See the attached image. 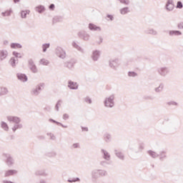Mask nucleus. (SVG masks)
I'll list each match as a JSON object with an SVG mask.
<instances>
[{
    "instance_id": "1",
    "label": "nucleus",
    "mask_w": 183,
    "mask_h": 183,
    "mask_svg": "<svg viewBox=\"0 0 183 183\" xmlns=\"http://www.w3.org/2000/svg\"><path fill=\"white\" fill-rule=\"evenodd\" d=\"M92 181L95 182L99 178L108 177V172L105 169H94L91 172Z\"/></svg>"
},
{
    "instance_id": "2",
    "label": "nucleus",
    "mask_w": 183,
    "mask_h": 183,
    "mask_svg": "<svg viewBox=\"0 0 183 183\" xmlns=\"http://www.w3.org/2000/svg\"><path fill=\"white\" fill-rule=\"evenodd\" d=\"M105 108H114L115 107V94L106 97L103 102Z\"/></svg>"
},
{
    "instance_id": "3",
    "label": "nucleus",
    "mask_w": 183,
    "mask_h": 183,
    "mask_svg": "<svg viewBox=\"0 0 183 183\" xmlns=\"http://www.w3.org/2000/svg\"><path fill=\"white\" fill-rule=\"evenodd\" d=\"M2 157L4 158V162L7 166L13 167V165L15 164V159H14V157L11 155V154L3 153Z\"/></svg>"
},
{
    "instance_id": "4",
    "label": "nucleus",
    "mask_w": 183,
    "mask_h": 183,
    "mask_svg": "<svg viewBox=\"0 0 183 183\" xmlns=\"http://www.w3.org/2000/svg\"><path fill=\"white\" fill-rule=\"evenodd\" d=\"M44 86H45L44 83H40L37 84L35 88L31 89V95H33L34 97H38V95L41 94V91H42Z\"/></svg>"
},
{
    "instance_id": "5",
    "label": "nucleus",
    "mask_w": 183,
    "mask_h": 183,
    "mask_svg": "<svg viewBox=\"0 0 183 183\" xmlns=\"http://www.w3.org/2000/svg\"><path fill=\"white\" fill-rule=\"evenodd\" d=\"M157 74H159L160 76H163V77L167 76V75H168V74H169L170 72L169 68L167 66L159 67L157 69Z\"/></svg>"
},
{
    "instance_id": "6",
    "label": "nucleus",
    "mask_w": 183,
    "mask_h": 183,
    "mask_svg": "<svg viewBox=\"0 0 183 183\" xmlns=\"http://www.w3.org/2000/svg\"><path fill=\"white\" fill-rule=\"evenodd\" d=\"M56 55H57L59 58H61V59H65V57L66 56V53L61 47L58 46L56 49Z\"/></svg>"
},
{
    "instance_id": "7",
    "label": "nucleus",
    "mask_w": 183,
    "mask_h": 183,
    "mask_svg": "<svg viewBox=\"0 0 183 183\" xmlns=\"http://www.w3.org/2000/svg\"><path fill=\"white\" fill-rule=\"evenodd\" d=\"M75 64H76V59L72 58L64 63V66L68 69H72L75 66Z\"/></svg>"
},
{
    "instance_id": "8",
    "label": "nucleus",
    "mask_w": 183,
    "mask_h": 183,
    "mask_svg": "<svg viewBox=\"0 0 183 183\" xmlns=\"http://www.w3.org/2000/svg\"><path fill=\"white\" fill-rule=\"evenodd\" d=\"M79 38L83 39L84 41H89V38L91 36L86 33L85 31H80L77 34Z\"/></svg>"
},
{
    "instance_id": "9",
    "label": "nucleus",
    "mask_w": 183,
    "mask_h": 183,
    "mask_svg": "<svg viewBox=\"0 0 183 183\" xmlns=\"http://www.w3.org/2000/svg\"><path fill=\"white\" fill-rule=\"evenodd\" d=\"M29 68L33 74H36L38 72V69L36 68V65H35V63L34 62V60L32 59H29Z\"/></svg>"
},
{
    "instance_id": "10",
    "label": "nucleus",
    "mask_w": 183,
    "mask_h": 183,
    "mask_svg": "<svg viewBox=\"0 0 183 183\" xmlns=\"http://www.w3.org/2000/svg\"><path fill=\"white\" fill-rule=\"evenodd\" d=\"M7 121L9 122H13V124H21V118L16 116H8L6 117Z\"/></svg>"
},
{
    "instance_id": "11",
    "label": "nucleus",
    "mask_w": 183,
    "mask_h": 183,
    "mask_svg": "<svg viewBox=\"0 0 183 183\" xmlns=\"http://www.w3.org/2000/svg\"><path fill=\"white\" fill-rule=\"evenodd\" d=\"M174 7L175 5L174 4V0H167L165 5V9L169 12H171V11H174Z\"/></svg>"
},
{
    "instance_id": "12",
    "label": "nucleus",
    "mask_w": 183,
    "mask_h": 183,
    "mask_svg": "<svg viewBox=\"0 0 183 183\" xmlns=\"http://www.w3.org/2000/svg\"><path fill=\"white\" fill-rule=\"evenodd\" d=\"M109 66L112 69L117 71V69L118 68V66H119V64H118V59H110L109 61Z\"/></svg>"
},
{
    "instance_id": "13",
    "label": "nucleus",
    "mask_w": 183,
    "mask_h": 183,
    "mask_svg": "<svg viewBox=\"0 0 183 183\" xmlns=\"http://www.w3.org/2000/svg\"><path fill=\"white\" fill-rule=\"evenodd\" d=\"M16 77L19 81H21V82H26L28 81V76L25 74L22 73H17Z\"/></svg>"
},
{
    "instance_id": "14",
    "label": "nucleus",
    "mask_w": 183,
    "mask_h": 183,
    "mask_svg": "<svg viewBox=\"0 0 183 183\" xmlns=\"http://www.w3.org/2000/svg\"><path fill=\"white\" fill-rule=\"evenodd\" d=\"M144 33L147 35H153V36H156V35H158V31L157 30L152 29V28H148L146 30L144 31Z\"/></svg>"
},
{
    "instance_id": "15",
    "label": "nucleus",
    "mask_w": 183,
    "mask_h": 183,
    "mask_svg": "<svg viewBox=\"0 0 183 183\" xmlns=\"http://www.w3.org/2000/svg\"><path fill=\"white\" fill-rule=\"evenodd\" d=\"M101 55V51L99 50H94L92 51V59L93 61H97L99 59V56Z\"/></svg>"
},
{
    "instance_id": "16",
    "label": "nucleus",
    "mask_w": 183,
    "mask_h": 183,
    "mask_svg": "<svg viewBox=\"0 0 183 183\" xmlns=\"http://www.w3.org/2000/svg\"><path fill=\"white\" fill-rule=\"evenodd\" d=\"M18 174V170L16 169H9L6 171L4 174L5 178H7L8 177H11L13 175H16Z\"/></svg>"
},
{
    "instance_id": "17",
    "label": "nucleus",
    "mask_w": 183,
    "mask_h": 183,
    "mask_svg": "<svg viewBox=\"0 0 183 183\" xmlns=\"http://www.w3.org/2000/svg\"><path fill=\"white\" fill-rule=\"evenodd\" d=\"M101 152L103 154L102 158H104L105 161H109L111 159V154H109V152H107V150L102 149Z\"/></svg>"
},
{
    "instance_id": "18",
    "label": "nucleus",
    "mask_w": 183,
    "mask_h": 183,
    "mask_svg": "<svg viewBox=\"0 0 183 183\" xmlns=\"http://www.w3.org/2000/svg\"><path fill=\"white\" fill-rule=\"evenodd\" d=\"M19 60L15 57H11L9 61V64L11 65V68H16V65H18Z\"/></svg>"
},
{
    "instance_id": "19",
    "label": "nucleus",
    "mask_w": 183,
    "mask_h": 183,
    "mask_svg": "<svg viewBox=\"0 0 183 183\" xmlns=\"http://www.w3.org/2000/svg\"><path fill=\"white\" fill-rule=\"evenodd\" d=\"M169 36H181V35H182V32L179 30H169Z\"/></svg>"
},
{
    "instance_id": "20",
    "label": "nucleus",
    "mask_w": 183,
    "mask_h": 183,
    "mask_svg": "<svg viewBox=\"0 0 183 183\" xmlns=\"http://www.w3.org/2000/svg\"><path fill=\"white\" fill-rule=\"evenodd\" d=\"M78 83L72 81L71 80H69L68 81V88H69V89H78Z\"/></svg>"
},
{
    "instance_id": "21",
    "label": "nucleus",
    "mask_w": 183,
    "mask_h": 183,
    "mask_svg": "<svg viewBox=\"0 0 183 183\" xmlns=\"http://www.w3.org/2000/svg\"><path fill=\"white\" fill-rule=\"evenodd\" d=\"M89 31H99V32H101L102 29L100 26H98L93 23H89L88 26Z\"/></svg>"
},
{
    "instance_id": "22",
    "label": "nucleus",
    "mask_w": 183,
    "mask_h": 183,
    "mask_svg": "<svg viewBox=\"0 0 183 183\" xmlns=\"http://www.w3.org/2000/svg\"><path fill=\"white\" fill-rule=\"evenodd\" d=\"M9 94V90L6 86H0V97H5Z\"/></svg>"
},
{
    "instance_id": "23",
    "label": "nucleus",
    "mask_w": 183,
    "mask_h": 183,
    "mask_svg": "<svg viewBox=\"0 0 183 183\" xmlns=\"http://www.w3.org/2000/svg\"><path fill=\"white\" fill-rule=\"evenodd\" d=\"M6 56H8V51L0 50V62L6 59Z\"/></svg>"
},
{
    "instance_id": "24",
    "label": "nucleus",
    "mask_w": 183,
    "mask_h": 183,
    "mask_svg": "<svg viewBox=\"0 0 183 183\" xmlns=\"http://www.w3.org/2000/svg\"><path fill=\"white\" fill-rule=\"evenodd\" d=\"M114 154L119 159H121L122 161H124L125 159V156H124V154L122 152H119L118 150H114Z\"/></svg>"
},
{
    "instance_id": "25",
    "label": "nucleus",
    "mask_w": 183,
    "mask_h": 183,
    "mask_svg": "<svg viewBox=\"0 0 183 183\" xmlns=\"http://www.w3.org/2000/svg\"><path fill=\"white\" fill-rule=\"evenodd\" d=\"M119 12H120L121 15H127V14H129V12H131V11L129 10V7L125 6V7L122 8L119 10Z\"/></svg>"
},
{
    "instance_id": "26",
    "label": "nucleus",
    "mask_w": 183,
    "mask_h": 183,
    "mask_svg": "<svg viewBox=\"0 0 183 183\" xmlns=\"http://www.w3.org/2000/svg\"><path fill=\"white\" fill-rule=\"evenodd\" d=\"M49 122H52V124H56V125H58L59 127H61L62 128H68V126H65L62 123L59 122H56L54 119H49Z\"/></svg>"
},
{
    "instance_id": "27",
    "label": "nucleus",
    "mask_w": 183,
    "mask_h": 183,
    "mask_svg": "<svg viewBox=\"0 0 183 183\" xmlns=\"http://www.w3.org/2000/svg\"><path fill=\"white\" fill-rule=\"evenodd\" d=\"M36 12H38L39 14H42L44 12H45V6L43 5H39L37 6L36 8Z\"/></svg>"
},
{
    "instance_id": "28",
    "label": "nucleus",
    "mask_w": 183,
    "mask_h": 183,
    "mask_svg": "<svg viewBox=\"0 0 183 183\" xmlns=\"http://www.w3.org/2000/svg\"><path fill=\"white\" fill-rule=\"evenodd\" d=\"M10 48H11V49H21L22 46L19 43H11L10 44Z\"/></svg>"
},
{
    "instance_id": "29",
    "label": "nucleus",
    "mask_w": 183,
    "mask_h": 183,
    "mask_svg": "<svg viewBox=\"0 0 183 183\" xmlns=\"http://www.w3.org/2000/svg\"><path fill=\"white\" fill-rule=\"evenodd\" d=\"M22 124L20 123H16L14 126L12 127L13 132H16L17 129H21L23 128Z\"/></svg>"
},
{
    "instance_id": "30",
    "label": "nucleus",
    "mask_w": 183,
    "mask_h": 183,
    "mask_svg": "<svg viewBox=\"0 0 183 183\" xmlns=\"http://www.w3.org/2000/svg\"><path fill=\"white\" fill-rule=\"evenodd\" d=\"M147 154L152 157V158H158L159 157V154H157V152L152 151V150H148Z\"/></svg>"
},
{
    "instance_id": "31",
    "label": "nucleus",
    "mask_w": 183,
    "mask_h": 183,
    "mask_svg": "<svg viewBox=\"0 0 183 183\" xmlns=\"http://www.w3.org/2000/svg\"><path fill=\"white\" fill-rule=\"evenodd\" d=\"M72 46H73V48H75L76 49H77V51H79V52H81V54H84V50L82 49V48L79 45H78L76 44V42L73 41L72 42Z\"/></svg>"
},
{
    "instance_id": "32",
    "label": "nucleus",
    "mask_w": 183,
    "mask_h": 183,
    "mask_svg": "<svg viewBox=\"0 0 183 183\" xmlns=\"http://www.w3.org/2000/svg\"><path fill=\"white\" fill-rule=\"evenodd\" d=\"M64 18H62V16H55L53 18V24H56L57 22H62Z\"/></svg>"
},
{
    "instance_id": "33",
    "label": "nucleus",
    "mask_w": 183,
    "mask_h": 183,
    "mask_svg": "<svg viewBox=\"0 0 183 183\" xmlns=\"http://www.w3.org/2000/svg\"><path fill=\"white\" fill-rule=\"evenodd\" d=\"M112 138V136L111 135V134L105 133L104 134V139L105 142H111Z\"/></svg>"
},
{
    "instance_id": "34",
    "label": "nucleus",
    "mask_w": 183,
    "mask_h": 183,
    "mask_svg": "<svg viewBox=\"0 0 183 183\" xmlns=\"http://www.w3.org/2000/svg\"><path fill=\"white\" fill-rule=\"evenodd\" d=\"M159 157L160 161H164L167 158V152L165 151L160 152Z\"/></svg>"
},
{
    "instance_id": "35",
    "label": "nucleus",
    "mask_w": 183,
    "mask_h": 183,
    "mask_svg": "<svg viewBox=\"0 0 183 183\" xmlns=\"http://www.w3.org/2000/svg\"><path fill=\"white\" fill-rule=\"evenodd\" d=\"M31 12V11L29 10H22L21 11V16L23 19H25V18H26V15H29V13Z\"/></svg>"
},
{
    "instance_id": "36",
    "label": "nucleus",
    "mask_w": 183,
    "mask_h": 183,
    "mask_svg": "<svg viewBox=\"0 0 183 183\" xmlns=\"http://www.w3.org/2000/svg\"><path fill=\"white\" fill-rule=\"evenodd\" d=\"M11 14H12V9L1 12L2 16H11Z\"/></svg>"
},
{
    "instance_id": "37",
    "label": "nucleus",
    "mask_w": 183,
    "mask_h": 183,
    "mask_svg": "<svg viewBox=\"0 0 183 183\" xmlns=\"http://www.w3.org/2000/svg\"><path fill=\"white\" fill-rule=\"evenodd\" d=\"M164 89V83H161L159 86L154 89L155 92L159 93L162 92Z\"/></svg>"
},
{
    "instance_id": "38",
    "label": "nucleus",
    "mask_w": 183,
    "mask_h": 183,
    "mask_svg": "<svg viewBox=\"0 0 183 183\" xmlns=\"http://www.w3.org/2000/svg\"><path fill=\"white\" fill-rule=\"evenodd\" d=\"M67 182L69 183L81 182V179H79V177H74L72 179H68Z\"/></svg>"
},
{
    "instance_id": "39",
    "label": "nucleus",
    "mask_w": 183,
    "mask_h": 183,
    "mask_svg": "<svg viewBox=\"0 0 183 183\" xmlns=\"http://www.w3.org/2000/svg\"><path fill=\"white\" fill-rule=\"evenodd\" d=\"M35 175H39L41 177H46L48 175L46 173H45L44 170H38L35 172Z\"/></svg>"
},
{
    "instance_id": "40",
    "label": "nucleus",
    "mask_w": 183,
    "mask_h": 183,
    "mask_svg": "<svg viewBox=\"0 0 183 183\" xmlns=\"http://www.w3.org/2000/svg\"><path fill=\"white\" fill-rule=\"evenodd\" d=\"M1 127L4 131H9V127L8 126V124L5 122H1Z\"/></svg>"
},
{
    "instance_id": "41",
    "label": "nucleus",
    "mask_w": 183,
    "mask_h": 183,
    "mask_svg": "<svg viewBox=\"0 0 183 183\" xmlns=\"http://www.w3.org/2000/svg\"><path fill=\"white\" fill-rule=\"evenodd\" d=\"M46 157H48L49 158H55V157H56V152H47L46 154Z\"/></svg>"
},
{
    "instance_id": "42",
    "label": "nucleus",
    "mask_w": 183,
    "mask_h": 183,
    "mask_svg": "<svg viewBox=\"0 0 183 183\" xmlns=\"http://www.w3.org/2000/svg\"><path fill=\"white\" fill-rule=\"evenodd\" d=\"M49 46H51V44H49V43H45V44H42L43 52H46V50L49 48Z\"/></svg>"
},
{
    "instance_id": "43",
    "label": "nucleus",
    "mask_w": 183,
    "mask_h": 183,
    "mask_svg": "<svg viewBox=\"0 0 183 183\" xmlns=\"http://www.w3.org/2000/svg\"><path fill=\"white\" fill-rule=\"evenodd\" d=\"M12 55H14V58H16V59H18V58H19L20 59L22 58L21 53H19L17 51H13Z\"/></svg>"
},
{
    "instance_id": "44",
    "label": "nucleus",
    "mask_w": 183,
    "mask_h": 183,
    "mask_svg": "<svg viewBox=\"0 0 183 183\" xmlns=\"http://www.w3.org/2000/svg\"><path fill=\"white\" fill-rule=\"evenodd\" d=\"M62 104V100L59 99L57 101L56 105H55V109L56 111L59 112V107Z\"/></svg>"
},
{
    "instance_id": "45",
    "label": "nucleus",
    "mask_w": 183,
    "mask_h": 183,
    "mask_svg": "<svg viewBox=\"0 0 183 183\" xmlns=\"http://www.w3.org/2000/svg\"><path fill=\"white\" fill-rule=\"evenodd\" d=\"M167 105L169 107L173 106V107H178V103L174 101H170L167 102Z\"/></svg>"
},
{
    "instance_id": "46",
    "label": "nucleus",
    "mask_w": 183,
    "mask_h": 183,
    "mask_svg": "<svg viewBox=\"0 0 183 183\" xmlns=\"http://www.w3.org/2000/svg\"><path fill=\"white\" fill-rule=\"evenodd\" d=\"M128 76L135 78V76H138V74L135 71H129Z\"/></svg>"
},
{
    "instance_id": "47",
    "label": "nucleus",
    "mask_w": 183,
    "mask_h": 183,
    "mask_svg": "<svg viewBox=\"0 0 183 183\" xmlns=\"http://www.w3.org/2000/svg\"><path fill=\"white\" fill-rule=\"evenodd\" d=\"M105 19H107V21H114V15L112 14H107Z\"/></svg>"
},
{
    "instance_id": "48",
    "label": "nucleus",
    "mask_w": 183,
    "mask_h": 183,
    "mask_svg": "<svg viewBox=\"0 0 183 183\" xmlns=\"http://www.w3.org/2000/svg\"><path fill=\"white\" fill-rule=\"evenodd\" d=\"M176 8H177V9H182L183 8L182 1H177Z\"/></svg>"
},
{
    "instance_id": "49",
    "label": "nucleus",
    "mask_w": 183,
    "mask_h": 183,
    "mask_svg": "<svg viewBox=\"0 0 183 183\" xmlns=\"http://www.w3.org/2000/svg\"><path fill=\"white\" fill-rule=\"evenodd\" d=\"M40 64H41V65H48L49 64V61L45 59H41L40 60Z\"/></svg>"
},
{
    "instance_id": "50",
    "label": "nucleus",
    "mask_w": 183,
    "mask_h": 183,
    "mask_svg": "<svg viewBox=\"0 0 183 183\" xmlns=\"http://www.w3.org/2000/svg\"><path fill=\"white\" fill-rule=\"evenodd\" d=\"M135 147H137V143L136 142H132L129 144V149H134V148H135Z\"/></svg>"
},
{
    "instance_id": "51",
    "label": "nucleus",
    "mask_w": 183,
    "mask_h": 183,
    "mask_svg": "<svg viewBox=\"0 0 183 183\" xmlns=\"http://www.w3.org/2000/svg\"><path fill=\"white\" fill-rule=\"evenodd\" d=\"M120 4H123V5H129L130 1L129 0H118Z\"/></svg>"
},
{
    "instance_id": "52",
    "label": "nucleus",
    "mask_w": 183,
    "mask_h": 183,
    "mask_svg": "<svg viewBox=\"0 0 183 183\" xmlns=\"http://www.w3.org/2000/svg\"><path fill=\"white\" fill-rule=\"evenodd\" d=\"M144 99L153 101V99H154V98L152 96H144Z\"/></svg>"
},
{
    "instance_id": "53",
    "label": "nucleus",
    "mask_w": 183,
    "mask_h": 183,
    "mask_svg": "<svg viewBox=\"0 0 183 183\" xmlns=\"http://www.w3.org/2000/svg\"><path fill=\"white\" fill-rule=\"evenodd\" d=\"M49 11H55V4H51L49 6Z\"/></svg>"
},
{
    "instance_id": "54",
    "label": "nucleus",
    "mask_w": 183,
    "mask_h": 183,
    "mask_svg": "<svg viewBox=\"0 0 183 183\" xmlns=\"http://www.w3.org/2000/svg\"><path fill=\"white\" fill-rule=\"evenodd\" d=\"M47 135L50 136V139H51L52 141H55L56 137H55V135H54V134H52V133H47Z\"/></svg>"
},
{
    "instance_id": "55",
    "label": "nucleus",
    "mask_w": 183,
    "mask_h": 183,
    "mask_svg": "<svg viewBox=\"0 0 183 183\" xmlns=\"http://www.w3.org/2000/svg\"><path fill=\"white\" fill-rule=\"evenodd\" d=\"M84 101L87 104H92V99H91V98H89L88 97L84 99Z\"/></svg>"
},
{
    "instance_id": "56",
    "label": "nucleus",
    "mask_w": 183,
    "mask_h": 183,
    "mask_svg": "<svg viewBox=\"0 0 183 183\" xmlns=\"http://www.w3.org/2000/svg\"><path fill=\"white\" fill-rule=\"evenodd\" d=\"M100 165L102 167H107V165H108V162L107 161H102L100 162Z\"/></svg>"
},
{
    "instance_id": "57",
    "label": "nucleus",
    "mask_w": 183,
    "mask_h": 183,
    "mask_svg": "<svg viewBox=\"0 0 183 183\" xmlns=\"http://www.w3.org/2000/svg\"><path fill=\"white\" fill-rule=\"evenodd\" d=\"M63 119L64 121H66V119H69V115L68 114H63Z\"/></svg>"
},
{
    "instance_id": "58",
    "label": "nucleus",
    "mask_w": 183,
    "mask_h": 183,
    "mask_svg": "<svg viewBox=\"0 0 183 183\" xmlns=\"http://www.w3.org/2000/svg\"><path fill=\"white\" fill-rule=\"evenodd\" d=\"M178 29H183V22H180L177 24Z\"/></svg>"
},
{
    "instance_id": "59",
    "label": "nucleus",
    "mask_w": 183,
    "mask_h": 183,
    "mask_svg": "<svg viewBox=\"0 0 183 183\" xmlns=\"http://www.w3.org/2000/svg\"><path fill=\"white\" fill-rule=\"evenodd\" d=\"M51 108L49 106H46L44 108V111H46L47 112H51Z\"/></svg>"
},
{
    "instance_id": "60",
    "label": "nucleus",
    "mask_w": 183,
    "mask_h": 183,
    "mask_svg": "<svg viewBox=\"0 0 183 183\" xmlns=\"http://www.w3.org/2000/svg\"><path fill=\"white\" fill-rule=\"evenodd\" d=\"M72 147L74 149L79 148V143H74V144H72Z\"/></svg>"
},
{
    "instance_id": "61",
    "label": "nucleus",
    "mask_w": 183,
    "mask_h": 183,
    "mask_svg": "<svg viewBox=\"0 0 183 183\" xmlns=\"http://www.w3.org/2000/svg\"><path fill=\"white\" fill-rule=\"evenodd\" d=\"M99 38V41H97V44H99V45H100V44H102L104 39L101 36Z\"/></svg>"
},
{
    "instance_id": "62",
    "label": "nucleus",
    "mask_w": 183,
    "mask_h": 183,
    "mask_svg": "<svg viewBox=\"0 0 183 183\" xmlns=\"http://www.w3.org/2000/svg\"><path fill=\"white\" fill-rule=\"evenodd\" d=\"M81 130L85 131L86 132H88L89 131L88 127H81Z\"/></svg>"
},
{
    "instance_id": "63",
    "label": "nucleus",
    "mask_w": 183,
    "mask_h": 183,
    "mask_svg": "<svg viewBox=\"0 0 183 183\" xmlns=\"http://www.w3.org/2000/svg\"><path fill=\"white\" fill-rule=\"evenodd\" d=\"M38 139H45V136H38Z\"/></svg>"
},
{
    "instance_id": "64",
    "label": "nucleus",
    "mask_w": 183,
    "mask_h": 183,
    "mask_svg": "<svg viewBox=\"0 0 183 183\" xmlns=\"http://www.w3.org/2000/svg\"><path fill=\"white\" fill-rule=\"evenodd\" d=\"M36 183H46V181H45L44 179H41L39 182H36Z\"/></svg>"
}]
</instances>
